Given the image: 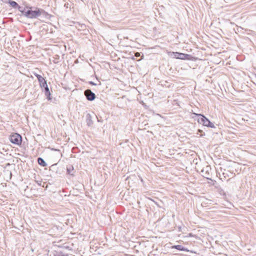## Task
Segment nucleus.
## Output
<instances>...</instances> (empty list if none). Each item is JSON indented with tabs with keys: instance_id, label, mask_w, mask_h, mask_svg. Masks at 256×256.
<instances>
[{
	"instance_id": "obj_3",
	"label": "nucleus",
	"mask_w": 256,
	"mask_h": 256,
	"mask_svg": "<svg viewBox=\"0 0 256 256\" xmlns=\"http://www.w3.org/2000/svg\"><path fill=\"white\" fill-rule=\"evenodd\" d=\"M10 140L14 144L20 145L22 143V136L20 134L14 133L10 136Z\"/></svg>"
},
{
	"instance_id": "obj_10",
	"label": "nucleus",
	"mask_w": 256,
	"mask_h": 256,
	"mask_svg": "<svg viewBox=\"0 0 256 256\" xmlns=\"http://www.w3.org/2000/svg\"><path fill=\"white\" fill-rule=\"evenodd\" d=\"M44 92V94L46 98H48V100H50L51 98H50V92L49 90V88H48V86H46V88H44L43 90Z\"/></svg>"
},
{
	"instance_id": "obj_9",
	"label": "nucleus",
	"mask_w": 256,
	"mask_h": 256,
	"mask_svg": "<svg viewBox=\"0 0 256 256\" xmlns=\"http://www.w3.org/2000/svg\"><path fill=\"white\" fill-rule=\"evenodd\" d=\"M172 248H175L180 250L182 251H186L188 252V250H187V248H185L182 245H176L172 246Z\"/></svg>"
},
{
	"instance_id": "obj_17",
	"label": "nucleus",
	"mask_w": 256,
	"mask_h": 256,
	"mask_svg": "<svg viewBox=\"0 0 256 256\" xmlns=\"http://www.w3.org/2000/svg\"><path fill=\"white\" fill-rule=\"evenodd\" d=\"M64 48H65V50H66V45H65V46H64Z\"/></svg>"
},
{
	"instance_id": "obj_15",
	"label": "nucleus",
	"mask_w": 256,
	"mask_h": 256,
	"mask_svg": "<svg viewBox=\"0 0 256 256\" xmlns=\"http://www.w3.org/2000/svg\"><path fill=\"white\" fill-rule=\"evenodd\" d=\"M66 244V242H65V244ZM65 249H68V250H72V248H70V246H66V245H65Z\"/></svg>"
},
{
	"instance_id": "obj_8",
	"label": "nucleus",
	"mask_w": 256,
	"mask_h": 256,
	"mask_svg": "<svg viewBox=\"0 0 256 256\" xmlns=\"http://www.w3.org/2000/svg\"><path fill=\"white\" fill-rule=\"evenodd\" d=\"M67 174L70 176H74V169L72 166L68 165L66 166Z\"/></svg>"
},
{
	"instance_id": "obj_5",
	"label": "nucleus",
	"mask_w": 256,
	"mask_h": 256,
	"mask_svg": "<svg viewBox=\"0 0 256 256\" xmlns=\"http://www.w3.org/2000/svg\"><path fill=\"white\" fill-rule=\"evenodd\" d=\"M211 168L210 166H206L201 170L202 175L206 178L207 179L210 180L209 178L210 176Z\"/></svg>"
},
{
	"instance_id": "obj_13",
	"label": "nucleus",
	"mask_w": 256,
	"mask_h": 256,
	"mask_svg": "<svg viewBox=\"0 0 256 256\" xmlns=\"http://www.w3.org/2000/svg\"><path fill=\"white\" fill-rule=\"evenodd\" d=\"M36 76L40 84L45 80L44 78L40 74H36Z\"/></svg>"
},
{
	"instance_id": "obj_4",
	"label": "nucleus",
	"mask_w": 256,
	"mask_h": 256,
	"mask_svg": "<svg viewBox=\"0 0 256 256\" xmlns=\"http://www.w3.org/2000/svg\"><path fill=\"white\" fill-rule=\"evenodd\" d=\"M171 56L176 58L180 60H189L190 57V55L188 54L180 53L178 52H172Z\"/></svg>"
},
{
	"instance_id": "obj_16",
	"label": "nucleus",
	"mask_w": 256,
	"mask_h": 256,
	"mask_svg": "<svg viewBox=\"0 0 256 256\" xmlns=\"http://www.w3.org/2000/svg\"><path fill=\"white\" fill-rule=\"evenodd\" d=\"M89 83H90V84L91 85H92V86H96V84H95L94 82H90Z\"/></svg>"
},
{
	"instance_id": "obj_7",
	"label": "nucleus",
	"mask_w": 256,
	"mask_h": 256,
	"mask_svg": "<svg viewBox=\"0 0 256 256\" xmlns=\"http://www.w3.org/2000/svg\"><path fill=\"white\" fill-rule=\"evenodd\" d=\"M10 5L14 8H18V10L21 12L24 10V3L22 6H19L16 1H8Z\"/></svg>"
},
{
	"instance_id": "obj_11",
	"label": "nucleus",
	"mask_w": 256,
	"mask_h": 256,
	"mask_svg": "<svg viewBox=\"0 0 256 256\" xmlns=\"http://www.w3.org/2000/svg\"><path fill=\"white\" fill-rule=\"evenodd\" d=\"M38 164L42 166H46V164L45 161L41 158H38Z\"/></svg>"
},
{
	"instance_id": "obj_1",
	"label": "nucleus",
	"mask_w": 256,
	"mask_h": 256,
	"mask_svg": "<svg viewBox=\"0 0 256 256\" xmlns=\"http://www.w3.org/2000/svg\"><path fill=\"white\" fill-rule=\"evenodd\" d=\"M24 10L21 13L23 16L28 18H36L41 15H44L45 12L38 8L30 6L26 2H24Z\"/></svg>"
},
{
	"instance_id": "obj_14",
	"label": "nucleus",
	"mask_w": 256,
	"mask_h": 256,
	"mask_svg": "<svg viewBox=\"0 0 256 256\" xmlns=\"http://www.w3.org/2000/svg\"><path fill=\"white\" fill-rule=\"evenodd\" d=\"M40 85L42 88H46V86H48V84H47V83H46V80H44V82H42L40 83Z\"/></svg>"
},
{
	"instance_id": "obj_6",
	"label": "nucleus",
	"mask_w": 256,
	"mask_h": 256,
	"mask_svg": "<svg viewBox=\"0 0 256 256\" xmlns=\"http://www.w3.org/2000/svg\"><path fill=\"white\" fill-rule=\"evenodd\" d=\"M84 93L88 100L92 101L96 98V94L90 89L86 90Z\"/></svg>"
},
{
	"instance_id": "obj_2",
	"label": "nucleus",
	"mask_w": 256,
	"mask_h": 256,
	"mask_svg": "<svg viewBox=\"0 0 256 256\" xmlns=\"http://www.w3.org/2000/svg\"><path fill=\"white\" fill-rule=\"evenodd\" d=\"M194 114L198 116H200V118H198V122L199 124H202V125L210 127V128H214V124L212 123L209 120H208L206 116L201 114H197L196 113H194Z\"/></svg>"
},
{
	"instance_id": "obj_12",
	"label": "nucleus",
	"mask_w": 256,
	"mask_h": 256,
	"mask_svg": "<svg viewBox=\"0 0 256 256\" xmlns=\"http://www.w3.org/2000/svg\"><path fill=\"white\" fill-rule=\"evenodd\" d=\"M86 122H87V124L88 126H91L93 124V122H92V120H91L90 116L89 114L88 115V117L86 118Z\"/></svg>"
}]
</instances>
